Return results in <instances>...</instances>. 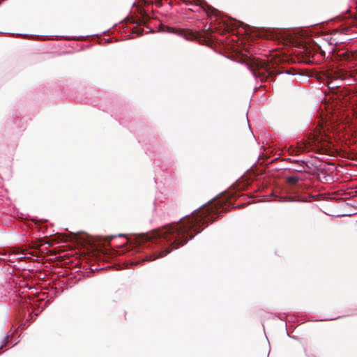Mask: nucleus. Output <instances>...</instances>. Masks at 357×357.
Listing matches in <instances>:
<instances>
[{"label":"nucleus","mask_w":357,"mask_h":357,"mask_svg":"<svg viewBox=\"0 0 357 357\" xmlns=\"http://www.w3.org/2000/svg\"><path fill=\"white\" fill-rule=\"evenodd\" d=\"M331 76L334 77V79L329 82L328 87L329 88H335L338 87L340 85V82L347 79V74L345 71L342 70H338Z\"/></svg>","instance_id":"obj_3"},{"label":"nucleus","mask_w":357,"mask_h":357,"mask_svg":"<svg viewBox=\"0 0 357 357\" xmlns=\"http://www.w3.org/2000/svg\"><path fill=\"white\" fill-rule=\"evenodd\" d=\"M253 75H254L255 77H257V73H256V72H253Z\"/></svg>","instance_id":"obj_7"},{"label":"nucleus","mask_w":357,"mask_h":357,"mask_svg":"<svg viewBox=\"0 0 357 357\" xmlns=\"http://www.w3.org/2000/svg\"><path fill=\"white\" fill-rule=\"evenodd\" d=\"M353 56L354 54L348 51L340 50L337 52V57L341 61H349Z\"/></svg>","instance_id":"obj_4"},{"label":"nucleus","mask_w":357,"mask_h":357,"mask_svg":"<svg viewBox=\"0 0 357 357\" xmlns=\"http://www.w3.org/2000/svg\"><path fill=\"white\" fill-rule=\"evenodd\" d=\"M214 213V208L209 206L193 214L192 217L183 222L166 226L152 234H142L139 239L140 243L146 246H150L151 243H158L161 244L162 248L160 252L150 255L146 260L152 261L165 257L173 249L185 244L195 234L202 230L199 229L202 225H208L209 220L213 222L218 217Z\"/></svg>","instance_id":"obj_1"},{"label":"nucleus","mask_w":357,"mask_h":357,"mask_svg":"<svg viewBox=\"0 0 357 357\" xmlns=\"http://www.w3.org/2000/svg\"><path fill=\"white\" fill-rule=\"evenodd\" d=\"M8 338H9V335H6L4 338L2 340V342H1V345L0 347V348H2L3 347H6V344H8Z\"/></svg>","instance_id":"obj_6"},{"label":"nucleus","mask_w":357,"mask_h":357,"mask_svg":"<svg viewBox=\"0 0 357 357\" xmlns=\"http://www.w3.org/2000/svg\"><path fill=\"white\" fill-rule=\"evenodd\" d=\"M298 181L299 178L297 176H291L287 178V181L291 185H295Z\"/></svg>","instance_id":"obj_5"},{"label":"nucleus","mask_w":357,"mask_h":357,"mask_svg":"<svg viewBox=\"0 0 357 357\" xmlns=\"http://www.w3.org/2000/svg\"><path fill=\"white\" fill-rule=\"evenodd\" d=\"M301 62L310 63L314 62V56L319 53L322 56H325V52L323 51L320 46L316 45L313 47L304 45L301 50Z\"/></svg>","instance_id":"obj_2"}]
</instances>
